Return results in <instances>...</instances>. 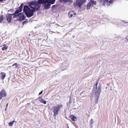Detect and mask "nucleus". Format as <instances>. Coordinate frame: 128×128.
<instances>
[{"instance_id": "423d86ee", "label": "nucleus", "mask_w": 128, "mask_h": 128, "mask_svg": "<svg viewBox=\"0 0 128 128\" xmlns=\"http://www.w3.org/2000/svg\"><path fill=\"white\" fill-rule=\"evenodd\" d=\"M101 1V2L103 3L104 5V6H109L112 2V1L110 0L109 1L108 0H103Z\"/></svg>"}, {"instance_id": "20e7f679", "label": "nucleus", "mask_w": 128, "mask_h": 128, "mask_svg": "<svg viewBox=\"0 0 128 128\" xmlns=\"http://www.w3.org/2000/svg\"><path fill=\"white\" fill-rule=\"evenodd\" d=\"M14 15L13 18H18V20H23L25 18V17L22 13L14 14Z\"/></svg>"}, {"instance_id": "cd10ccee", "label": "nucleus", "mask_w": 128, "mask_h": 128, "mask_svg": "<svg viewBox=\"0 0 128 128\" xmlns=\"http://www.w3.org/2000/svg\"><path fill=\"white\" fill-rule=\"evenodd\" d=\"M6 110V108L5 109V110Z\"/></svg>"}, {"instance_id": "9d476101", "label": "nucleus", "mask_w": 128, "mask_h": 128, "mask_svg": "<svg viewBox=\"0 0 128 128\" xmlns=\"http://www.w3.org/2000/svg\"><path fill=\"white\" fill-rule=\"evenodd\" d=\"M38 100L40 102L42 103H44V104H46V101L40 98H39Z\"/></svg>"}, {"instance_id": "6e6552de", "label": "nucleus", "mask_w": 128, "mask_h": 128, "mask_svg": "<svg viewBox=\"0 0 128 128\" xmlns=\"http://www.w3.org/2000/svg\"><path fill=\"white\" fill-rule=\"evenodd\" d=\"M6 94L5 91L4 90H2L0 92V100H1L4 97L6 96Z\"/></svg>"}, {"instance_id": "4be33fe9", "label": "nucleus", "mask_w": 128, "mask_h": 128, "mask_svg": "<svg viewBox=\"0 0 128 128\" xmlns=\"http://www.w3.org/2000/svg\"><path fill=\"white\" fill-rule=\"evenodd\" d=\"M26 22V21H24L23 22H22V24L23 25H24V24H25Z\"/></svg>"}, {"instance_id": "c85d7f7f", "label": "nucleus", "mask_w": 128, "mask_h": 128, "mask_svg": "<svg viewBox=\"0 0 128 128\" xmlns=\"http://www.w3.org/2000/svg\"><path fill=\"white\" fill-rule=\"evenodd\" d=\"M11 67L10 66H9V67Z\"/></svg>"}, {"instance_id": "b1692460", "label": "nucleus", "mask_w": 128, "mask_h": 128, "mask_svg": "<svg viewBox=\"0 0 128 128\" xmlns=\"http://www.w3.org/2000/svg\"><path fill=\"white\" fill-rule=\"evenodd\" d=\"M2 20H0V23H2V22H3Z\"/></svg>"}, {"instance_id": "1a4fd4ad", "label": "nucleus", "mask_w": 128, "mask_h": 128, "mask_svg": "<svg viewBox=\"0 0 128 128\" xmlns=\"http://www.w3.org/2000/svg\"><path fill=\"white\" fill-rule=\"evenodd\" d=\"M76 14L73 11H70L68 14V16L70 18L74 17L76 15Z\"/></svg>"}, {"instance_id": "a878e982", "label": "nucleus", "mask_w": 128, "mask_h": 128, "mask_svg": "<svg viewBox=\"0 0 128 128\" xmlns=\"http://www.w3.org/2000/svg\"><path fill=\"white\" fill-rule=\"evenodd\" d=\"M3 1V0H0V2H2Z\"/></svg>"}, {"instance_id": "6ab92c4d", "label": "nucleus", "mask_w": 128, "mask_h": 128, "mask_svg": "<svg viewBox=\"0 0 128 128\" xmlns=\"http://www.w3.org/2000/svg\"><path fill=\"white\" fill-rule=\"evenodd\" d=\"M18 64L17 63H14L12 66H16L15 68H16L18 67Z\"/></svg>"}, {"instance_id": "412c9836", "label": "nucleus", "mask_w": 128, "mask_h": 128, "mask_svg": "<svg viewBox=\"0 0 128 128\" xmlns=\"http://www.w3.org/2000/svg\"><path fill=\"white\" fill-rule=\"evenodd\" d=\"M56 6V5H53L52 6V8L53 9H54Z\"/></svg>"}, {"instance_id": "393cba45", "label": "nucleus", "mask_w": 128, "mask_h": 128, "mask_svg": "<svg viewBox=\"0 0 128 128\" xmlns=\"http://www.w3.org/2000/svg\"><path fill=\"white\" fill-rule=\"evenodd\" d=\"M8 104H6V107L7 108L8 106Z\"/></svg>"}, {"instance_id": "bb28decb", "label": "nucleus", "mask_w": 128, "mask_h": 128, "mask_svg": "<svg viewBox=\"0 0 128 128\" xmlns=\"http://www.w3.org/2000/svg\"><path fill=\"white\" fill-rule=\"evenodd\" d=\"M126 39L128 41V36L126 38Z\"/></svg>"}, {"instance_id": "f8f14e48", "label": "nucleus", "mask_w": 128, "mask_h": 128, "mask_svg": "<svg viewBox=\"0 0 128 128\" xmlns=\"http://www.w3.org/2000/svg\"><path fill=\"white\" fill-rule=\"evenodd\" d=\"M70 118L74 121H76V118L73 115H71L70 116Z\"/></svg>"}, {"instance_id": "0eeeda50", "label": "nucleus", "mask_w": 128, "mask_h": 128, "mask_svg": "<svg viewBox=\"0 0 128 128\" xmlns=\"http://www.w3.org/2000/svg\"><path fill=\"white\" fill-rule=\"evenodd\" d=\"M23 6V4L22 3L20 6L18 8V10L16 11L14 14H13V15H14V14H18L20 12H21L22 11V8Z\"/></svg>"}, {"instance_id": "aec40b11", "label": "nucleus", "mask_w": 128, "mask_h": 128, "mask_svg": "<svg viewBox=\"0 0 128 128\" xmlns=\"http://www.w3.org/2000/svg\"><path fill=\"white\" fill-rule=\"evenodd\" d=\"M3 16L2 15H1L0 17V20H3Z\"/></svg>"}, {"instance_id": "39448f33", "label": "nucleus", "mask_w": 128, "mask_h": 128, "mask_svg": "<svg viewBox=\"0 0 128 128\" xmlns=\"http://www.w3.org/2000/svg\"><path fill=\"white\" fill-rule=\"evenodd\" d=\"M86 1V0H77L76 2V6L81 8V5L85 2Z\"/></svg>"}, {"instance_id": "f257e3e1", "label": "nucleus", "mask_w": 128, "mask_h": 128, "mask_svg": "<svg viewBox=\"0 0 128 128\" xmlns=\"http://www.w3.org/2000/svg\"><path fill=\"white\" fill-rule=\"evenodd\" d=\"M55 0H38V1H34L28 3L30 9L27 6H24V7L23 11L26 16L30 18L34 15V13L36 10H38L42 4L46 10L48 9L50 7L51 4H54Z\"/></svg>"}, {"instance_id": "5701e85b", "label": "nucleus", "mask_w": 128, "mask_h": 128, "mask_svg": "<svg viewBox=\"0 0 128 128\" xmlns=\"http://www.w3.org/2000/svg\"><path fill=\"white\" fill-rule=\"evenodd\" d=\"M43 92V90H42L39 94V95H40Z\"/></svg>"}, {"instance_id": "f03ea898", "label": "nucleus", "mask_w": 128, "mask_h": 128, "mask_svg": "<svg viewBox=\"0 0 128 128\" xmlns=\"http://www.w3.org/2000/svg\"><path fill=\"white\" fill-rule=\"evenodd\" d=\"M98 82H96V83L94 85V88L93 89V92H95V102L96 104H98V98L101 92V87L100 86H98V88H97V86L98 84Z\"/></svg>"}, {"instance_id": "a211bd4d", "label": "nucleus", "mask_w": 128, "mask_h": 128, "mask_svg": "<svg viewBox=\"0 0 128 128\" xmlns=\"http://www.w3.org/2000/svg\"><path fill=\"white\" fill-rule=\"evenodd\" d=\"M90 125H91L92 126V125L94 123V121L93 119H92L90 120Z\"/></svg>"}, {"instance_id": "f3484780", "label": "nucleus", "mask_w": 128, "mask_h": 128, "mask_svg": "<svg viewBox=\"0 0 128 128\" xmlns=\"http://www.w3.org/2000/svg\"><path fill=\"white\" fill-rule=\"evenodd\" d=\"M7 20L8 22H10L11 21V18L9 17H8L7 18Z\"/></svg>"}, {"instance_id": "7ed1b4c3", "label": "nucleus", "mask_w": 128, "mask_h": 128, "mask_svg": "<svg viewBox=\"0 0 128 128\" xmlns=\"http://www.w3.org/2000/svg\"><path fill=\"white\" fill-rule=\"evenodd\" d=\"M62 104H58L54 107L53 112L54 116H56L58 112L62 108Z\"/></svg>"}, {"instance_id": "4468645a", "label": "nucleus", "mask_w": 128, "mask_h": 128, "mask_svg": "<svg viewBox=\"0 0 128 128\" xmlns=\"http://www.w3.org/2000/svg\"><path fill=\"white\" fill-rule=\"evenodd\" d=\"M16 122L15 120H13L11 122H10L9 124V125L10 126H12L13 124L14 123Z\"/></svg>"}, {"instance_id": "9b49d317", "label": "nucleus", "mask_w": 128, "mask_h": 128, "mask_svg": "<svg viewBox=\"0 0 128 128\" xmlns=\"http://www.w3.org/2000/svg\"><path fill=\"white\" fill-rule=\"evenodd\" d=\"M0 74L1 75L2 78V79L4 80L6 76L4 72H2L0 73Z\"/></svg>"}, {"instance_id": "ddd939ff", "label": "nucleus", "mask_w": 128, "mask_h": 128, "mask_svg": "<svg viewBox=\"0 0 128 128\" xmlns=\"http://www.w3.org/2000/svg\"><path fill=\"white\" fill-rule=\"evenodd\" d=\"M89 3H90V4L92 6L96 4V2L94 1L93 0H91Z\"/></svg>"}, {"instance_id": "2eb2a0df", "label": "nucleus", "mask_w": 128, "mask_h": 128, "mask_svg": "<svg viewBox=\"0 0 128 128\" xmlns=\"http://www.w3.org/2000/svg\"><path fill=\"white\" fill-rule=\"evenodd\" d=\"M90 4V3L89 2L87 4V8L88 9H90V7L92 6Z\"/></svg>"}, {"instance_id": "dca6fc26", "label": "nucleus", "mask_w": 128, "mask_h": 128, "mask_svg": "<svg viewBox=\"0 0 128 128\" xmlns=\"http://www.w3.org/2000/svg\"><path fill=\"white\" fill-rule=\"evenodd\" d=\"M4 46L2 48V50H6L7 49L8 47L7 46H6V45L5 44H4Z\"/></svg>"}]
</instances>
